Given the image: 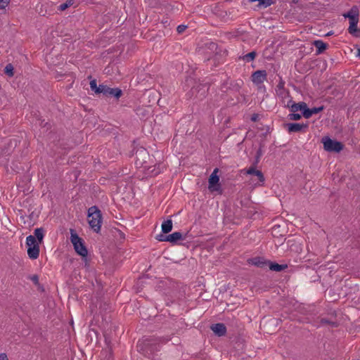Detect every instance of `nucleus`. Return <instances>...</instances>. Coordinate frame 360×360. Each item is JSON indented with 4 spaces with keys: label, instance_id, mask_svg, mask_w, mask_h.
I'll return each mask as SVG.
<instances>
[{
    "label": "nucleus",
    "instance_id": "nucleus-22",
    "mask_svg": "<svg viewBox=\"0 0 360 360\" xmlns=\"http://www.w3.org/2000/svg\"><path fill=\"white\" fill-rule=\"evenodd\" d=\"M162 232L163 233H169L173 228V224L172 219H167L166 221H163L162 224Z\"/></svg>",
    "mask_w": 360,
    "mask_h": 360
},
{
    "label": "nucleus",
    "instance_id": "nucleus-25",
    "mask_svg": "<svg viewBox=\"0 0 360 360\" xmlns=\"http://www.w3.org/2000/svg\"><path fill=\"white\" fill-rule=\"evenodd\" d=\"M44 230L42 227L37 228L34 231V236L36 238L38 243L40 244L42 243L44 236Z\"/></svg>",
    "mask_w": 360,
    "mask_h": 360
},
{
    "label": "nucleus",
    "instance_id": "nucleus-18",
    "mask_svg": "<svg viewBox=\"0 0 360 360\" xmlns=\"http://www.w3.org/2000/svg\"><path fill=\"white\" fill-rule=\"evenodd\" d=\"M358 22H359V20H352V21L349 22L348 32L354 37L360 36V30L358 29V27H357Z\"/></svg>",
    "mask_w": 360,
    "mask_h": 360
},
{
    "label": "nucleus",
    "instance_id": "nucleus-45",
    "mask_svg": "<svg viewBox=\"0 0 360 360\" xmlns=\"http://www.w3.org/2000/svg\"><path fill=\"white\" fill-rule=\"evenodd\" d=\"M257 114H254L251 118L252 121H257Z\"/></svg>",
    "mask_w": 360,
    "mask_h": 360
},
{
    "label": "nucleus",
    "instance_id": "nucleus-46",
    "mask_svg": "<svg viewBox=\"0 0 360 360\" xmlns=\"http://www.w3.org/2000/svg\"><path fill=\"white\" fill-rule=\"evenodd\" d=\"M356 56L360 58V48L357 49V54Z\"/></svg>",
    "mask_w": 360,
    "mask_h": 360
},
{
    "label": "nucleus",
    "instance_id": "nucleus-44",
    "mask_svg": "<svg viewBox=\"0 0 360 360\" xmlns=\"http://www.w3.org/2000/svg\"><path fill=\"white\" fill-rule=\"evenodd\" d=\"M0 360H8L7 355L5 353L0 354Z\"/></svg>",
    "mask_w": 360,
    "mask_h": 360
},
{
    "label": "nucleus",
    "instance_id": "nucleus-47",
    "mask_svg": "<svg viewBox=\"0 0 360 360\" xmlns=\"http://www.w3.org/2000/svg\"><path fill=\"white\" fill-rule=\"evenodd\" d=\"M46 124H47V123H45V124H44V122H41V125H42V126L45 127V126L46 125Z\"/></svg>",
    "mask_w": 360,
    "mask_h": 360
},
{
    "label": "nucleus",
    "instance_id": "nucleus-3",
    "mask_svg": "<svg viewBox=\"0 0 360 360\" xmlns=\"http://www.w3.org/2000/svg\"><path fill=\"white\" fill-rule=\"evenodd\" d=\"M70 241L73 245L74 249L77 255L82 257L88 255V250L84 245V240L80 238L75 229H70Z\"/></svg>",
    "mask_w": 360,
    "mask_h": 360
},
{
    "label": "nucleus",
    "instance_id": "nucleus-6",
    "mask_svg": "<svg viewBox=\"0 0 360 360\" xmlns=\"http://www.w3.org/2000/svg\"><path fill=\"white\" fill-rule=\"evenodd\" d=\"M243 84L242 79L232 80L227 78L221 85V90L223 92H228L229 91L233 92H238Z\"/></svg>",
    "mask_w": 360,
    "mask_h": 360
},
{
    "label": "nucleus",
    "instance_id": "nucleus-4",
    "mask_svg": "<svg viewBox=\"0 0 360 360\" xmlns=\"http://www.w3.org/2000/svg\"><path fill=\"white\" fill-rule=\"evenodd\" d=\"M325 150L330 153H340L344 148V144L335 139H330L329 136H324L321 139Z\"/></svg>",
    "mask_w": 360,
    "mask_h": 360
},
{
    "label": "nucleus",
    "instance_id": "nucleus-15",
    "mask_svg": "<svg viewBox=\"0 0 360 360\" xmlns=\"http://www.w3.org/2000/svg\"><path fill=\"white\" fill-rule=\"evenodd\" d=\"M323 109H324V107L323 105L320 106V107H317V108L314 107L312 108H309L308 107H307L303 113V117L304 118L308 119V118L311 117L314 114L319 113L320 112L323 110Z\"/></svg>",
    "mask_w": 360,
    "mask_h": 360
},
{
    "label": "nucleus",
    "instance_id": "nucleus-33",
    "mask_svg": "<svg viewBox=\"0 0 360 360\" xmlns=\"http://www.w3.org/2000/svg\"><path fill=\"white\" fill-rule=\"evenodd\" d=\"M88 78L91 79V81H90V88H91V89L93 91H94V93L96 94V93L98 91V86H97L96 79H92V77L91 75L89 76Z\"/></svg>",
    "mask_w": 360,
    "mask_h": 360
},
{
    "label": "nucleus",
    "instance_id": "nucleus-40",
    "mask_svg": "<svg viewBox=\"0 0 360 360\" xmlns=\"http://www.w3.org/2000/svg\"><path fill=\"white\" fill-rule=\"evenodd\" d=\"M208 49L212 50V51H216L217 49V44L214 42H210L209 44H208Z\"/></svg>",
    "mask_w": 360,
    "mask_h": 360
},
{
    "label": "nucleus",
    "instance_id": "nucleus-5",
    "mask_svg": "<svg viewBox=\"0 0 360 360\" xmlns=\"http://www.w3.org/2000/svg\"><path fill=\"white\" fill-rule=\"evenodd\" d=\"M135 164L137 167H144L146 169L147 168L148 169H150V167L148 165L147 161V160L150 158V155L148 150L146 148L143 147L138 148L135 152Z\"/></svg>",
    "mask_w": 360,
    "mask_h": 360
},
{
    "label": "nucleus",
    "instance_id": "nucleus-9",
    "mask_svg": "<svg viewBox=\"0 0 360 360\" xmlns=\"http://www.w3.org/2000/svg\"><path fill=\"white\" fill-rule=\"evenodd\" d=\"M307 107V105L306 103L302 101L296 103L292 101V98H290L287 101V104H285V108H289L292 112H296L300 110L302 115Z\"/></svg>",
    "mask_w": 360,
    "mask_h": 360
},
{
    "label": "nucleus",
    "instance_id": "nucleus-8",
    "mask_svg": "<svg viewBox=\"0 0 360 360\" xmlns=\"http://www.w3.org/2000/svg\"><path fill=\"white\" fill-rule=\"evenodd\" d=\"M208 88L207 84L195 83L192 86L190 93L192 96H195V98L198 99H202L205 97Z\"/></svg>",
    "mask_w": 360,
    "mask_h": 360
},
{
    "label": "nucleus",
    "instance_id": "nucleus-34",
    "mask_svg": "<svg viewBox=\"0 0 360 360\" xmlns=\"http://www.w3.org/2000/svg\"><path fill=\"white\" fill-rule=\"evenodd\" d=\"M320 323L322 324L330 325L332 327H335V328L338 326V323L337 322L331 321L329 319H326V318H322L320 321Z\"/></svg>",
    "mask_w": 360,
    "mask_h": 360
},
{
    "label": "nucleus",
    "instance_id": "nucleus-26",
    "mask_svg": "<svg viewBox=\"0 0 360 360\" xmlns=\"http://www.w3.org/2000/svg\"><path fill=\"white\" fill-rule=\"evenodd\" d=\"M257 56V53L255 51H252L243 56H240L239 59H241L247 63L253 61L256 56Z\"/></svg>",
    "mask_w": 360,
    "mask_h": 360
},
{
    "label": "nucleus",
    "instance_id": "nucleus-2",
    "mask_svg": "<svg viewBox=\"0 0 360 360\" xmlns=\"http://www.w3.org/2000/svg\"><path fill=\"white\" fill-rule=\"evenodd\" d=\"M87 218L90 227L98 233L101 231L102 214L98 207L94 205L89 208Z\"/></svg>",
    "mask_w": 360,
    "mask_h": 360
},
{
    "label": "nucleus",
    "instance_id": "nucleus-39",
    "mask_svg": "<svg viewBox=\"0 0 360 360\" xmlns=\"http://www.w3.org/2000/svg\"><path fill=\"white\" fill-rule=\"evenodd\" d=\"M187 25H180L176 27V31L179 34H182L187 28Z\"/></svg>",
    "mask_w": 360,
    "mask_h": 360
},
{
    "label": "nucleus",
    "instance_id": "nucleus-35",
    "mask_svg": "<svg viewBox=\"0 0 360 360\" xmlns=\"http://www.w3.org/2000/svg\"><path fill=\"white\" fill-rule=\"evenodd\" d=\"M288 118L290 120H300L302 118V115L299 113L292 112L288 115Z\"/></svg>",
    "mask_w": 360,
    "mask_h": 360
},
{
    "label": "nucleus",
    "instance_id": "nucleus-43",
    "mask_svg": "<svg viewBox=\"0 0 360 360\" xmlns=\"http://www.w3.org/2000/svg\"><path fill=\"white\" fill-rule=\"evenodd\" d=\"M262 155V146H260L259 148V149L257 150L255 156H258L259 158H261Z\"/></svg>",
    "mask_w": 360,
    "mask_h": 360
},
{
    "label": "nucleus",
    "instance_id": "nucleus-41",
    "mask_svg": "<svg viewBox=\"0 0 360 360\" xmlns=\"http://www.w3.org/2000/svg\"><path fill=\"white\" fill-rule=\"evenodd\" d=\"M82 261L84 262V267L88 269L89 267V259H88V255L84 257H82Z\"/></svg>",
    "mask_w": 360,
    "mask_h": 360
},
{
    "label": "nucleus",
    "instance_id": "nucleus-23",
    "mask_svg": "<svg viewBox=\"0 0 360 360\" xmlns=\"http://www.w3.org/2000/svg\"><path fill=\"white\" fill-rule=\"evenodd\" d=\"M276 94L278 95V96L279 98H281V102L284 106H285V104H287V101L290 98H292L290 94L289 90H288V89L285 90L284 92H282V91L278 92V93H276Z\"/></svg>",
    "mask_w": 360,
    "mask_h": 360
},
{
    "label": "nucleus",
    "instance_id": "nucleus-14",
    "mask_svg": "<svg viewBox=\"0 0 360 360\" xmlns=\"http://www.w3.org/2000/svg\"><path fill=\"white\" fill-rule=\"evenodd\" d=\"M39 244H36L32 246L27 247V255L30 259H36L39 255Z\"/></svg>",
    "mask_w": 360,
    "mask_h": 360
},
{
    "label": "nucleus",
    "instance_id": "nucleus-10",
    "mask_svg": "<svg viewBox=\"0 0 360 360\" xmlns=\"http://www.w3.org/2000/svg\"><path fill=\"white\" fill-rule=\"evenodd\" d=\"M266 79L267 73L264 70H258L252 72L251 75V80L256 85L262 84Z\"/></svg>",
    "mask_w": 360,
    "mask_h": 360
},
{
    "label": "nucleus",
    "instance_id": "nucleus-1",
    "mask_svg": "<svg viewBox=\"0 0 360 360\" xmlns=\"http://www.w3.org/2000/svg\"><path fill=\"white\" fill-rule=\"evenodd\" d=\"M162 338H146L139 341L137 344V350L144 356L152 360H162L159 352L160 342Z\"/></svg>",
    "mask_w": 360,
    "mask_h": 360
},
{
    "label": "nucleus",
    "instance_id": "nucleus-28",
    "mask_svg": "<svg viewBox=\"0 0 360 360\" xmlns=\"http://www.w3.org/2000/svg\"><path fill=\"white\" fill-rule=\"evenodd\" d=\"M4 74L7 76L12 77L14 76V68L13 65L11 63H8L4 70Z\"/></svg>",
    "mask_w": 360,
    "mask_h": 360
},
{
    "label": "nucleus",
    "instance_id": "nucleus-24",
    "mask_svg": "<svg viewBox=\"0 0 360 360\" xmlns=\"http://www.w3.org/2000/svg\"><path fill=\"white\" fill-rule=\"evenodd\" d=\"M122 96V91L119 88H110L109 87L108 96H113L118 99Z\"/></svg>",
    "mask_w": 360,
    "mask_h": 360
},
{
    "label": "nucleus",
    "instance_id": "nucleus-27",
    "mask_svg": "<svg viewBox=\"0 0 360 360\" xmlns=\"http://www.w3.org/2000/svg\"><path fill=\"white\" fill-rule=\"evenodd\" d=\"M250 2L258 1L259 5L264 8L270 6L271 5L276 3V0H249Z\"/></svg>",
    "mask_w": 360,
    "mask_h": 360
},
{
    "label": "nucleus",
    "instance_id": "nucleus-36",
    "mask_svg": "<svg viewBox=\"0 0 360 360\" xmlns=\"http://www.w3.org/2000/svg\"><path fill=\"white\" fill-rule=\"evenodd\" d=\"M11 0H0V10L6 11V8L9 4Z\"/></svg>",
    "mask_w": 360,
    "mask_h": 360
},
{
    "label": "nucleus",
    "instance_id": "nucleus-20",
    "mask_svg": "<svg viewBox=\"0 0 360 360\" xmlns=\"http://www.w3.org/2000/svg\"><path fill=\"white\" fill-rule=\"evenodd\" d=\"M268 266L271 271L276 272H281L288 268V265L286 264H279L274 262H269Z\"/></svg>",
    "mask_w": 360,
    "mask_h": 360
},
{
    "label": "nucleus",
    "instance_id": "nucleus-38",
    "mask_svg": "<svg viewBox=\"0 0 360 360\" xmlns=\"http://www.w3.org/2000/svg\"><path fill=\"white\" fill-rule=\"evenodd\" d=\"M29 278L37 285H39V276L37 274L31 275Z\"/></svg>",
    "mask_w": 360,
    "mask_h": 360
},
{
    "label": "nucleus",
    "instance_id": "nucleus-16",
    "mask_svg": "<svg viewBox=\"0 0 360 360\" xmlns=\"http://www.w3.org/2000/svg\"><path fill=\"white\" fill-rule=\"evenodd\" d=\"M268 260H265L261 257H254L249 259V263L259 268H264L269 264Z\"/></svg>",
    "mask_w": 360,
    "mask_h": 360
},
{
    "label": "nucleus",
    "instance_id": "nucleus-17",
    "mask_svg": "<svg viewBox=\"0 0 360 360\" xmlns=\"http://www.w3.org/2000/svg\"><path fill=\"white\" fill-rule=\"evenodd\" d=\"M186 235L187 233L185 236ZM167 238V242H169L172 244L174 245L176 244L179 240L185 239L186 236H183L182 233L180 232H174L168 235Z\"/></svg>",
    "mask_w": 360,
    "mask_h": 360
},
{
    "label": "nucleus",
    "instance_id": "nucleus-48",
    "mask_svg": "<svg viewBox=\"0 0 360 360\" xmlns=\"http://www.w3.org/2000/svg\"><path fill=\"white\" fill-rule=\"evenodd\" d=\"M158 174V172H154V174H154V175H156V174Z\"/></svg>",
    "mask_w": 360,
    "mask_h": 360
},
{
    "label": "nucleus",
    "instance_id": "nucleus-19",
    "mask_svg": "<svg viewBox=\"0 0 360 360\" xmlns=\"http://www.w3.org/2000/svg\"><path fill=\"white\" fill-rule=\"evenodd\" d=\"M257 167H250L247 171L246 174L250 175H255L257 176L258 180L259 182H264V176L262 171L257 170L256 169Z\"/></svg>",
    "mask_w": 360,
    "mask_h": 360
},
{
    "label": "nucleus",
    "instance_id": "nucleus-11",
    "mask_svg": "<svg viewBox=\"0 0 360 360\" xmlns=\"http://www.w3.org/2000/svg\"><path fill=\"white\" fill-rule=\"evenodd\" d=\"M284 126L285 128H287L289 133L292 132H300L302 131L303 129H306L308 128L309 124L307 123L306 124H300V123H285L284 124Z\"/></svg>",
    "mask_w": 360,
    "mask_h": 360
},
{
    "label": "nucleus",
    "instance_id": "nucleus-37",
    "mask_svg": "<svg viewBox=\"0 0 360 360\" xmlns=\"http://www.w3.org/2000/svg\"><path fill=\"white\" fill-rule=\"evenodd\" d=\"M155 239L160 242H167L168 238L167 236H165L162 233L158 234L155 236Z\"/></svg>",
    "mask_w": 360,
    "mask_h": 360
},
{
    "label": "nucleus",
    "instance_id": "nucleus-42",
    "mask_svg": "<svg viewBox=\"0 0 360 360\" xmlns=\"http://www.w3.org/2000/svg\"><path fill=\"white\" fill-rule=\"evenodd\" d=\"M259 160H260V158H259L258 156H255V160L254 162H252V166L251 167H257V164L259 163Z\"/></svg>",
    "mask_w": 360,
    "mask_h": 360
},
{
    "label": "nucleus",
    "instance_id": "nucleus-7",
    "mask_svg": "<svg viewBox=\"0 0 360 360\" xmlns=\"http://www.w3.org/2000/svg\"><path fill=\"white\" fill-rule=\"evenodd\" d=\"M219 169L218 168H215L212 173L210 174L208 183H209V189L213 192V191H217L219 192L220 194L222 193L221 186L219 184V176L217 174Z\"/></svg>",
    "mask_w": 360,
    "mask_h": 360
},
{
    "label": "nucleus",
    "instance_id": "nucleus-13",
    "mask_svg": "<svg viewBox=\"0 0 360 360\" xmlns=\"http://www.w3.org/2000/svg\"><path fill=\"white\" fill-rule=\"evenodd\" d=\"M359 8L356 6H353L351 9L346 13L343 14L345 18H348L349 21L359 20Z\"/></svg>",
    "mask_w": 360,
    "mask_h": 360
},
{
    "label": "nucleus",
    "instance_id": "nucleus-12",
    "mask_svg": "<svg viewBox=\"0 0 360 360\" xmlns=\"http://www.w3.org/2000/svg\"><path fill=\"white\" fill-rule=\"evenodd\" d=\"M210 328L214 333L219 337L224 336L226 334V327L224 323H219L212 324Z\"/></svg>",
    "mask_w": 360,
    "mask_h": 360
},
{
    "label": "nucleus",
    "instance_id": "nucleus-29",
    "mask_svg": "<svg viewBox=\"0 0 360 360\" xmlns=\"http://www.w3.org/2000/svg\"><path fill=\"white\" fill-rule=\"evenodd\" d=\"M278 76L279 77V81H278V84L276 86V93H278V92H280V91L284 92L285 90H287L284 87L285 82L281 76H280L279 75Z\"/></svg>",
    "mask_w": 360,
    "mask_h": 360
},
{
    "label": "nucleus",
    "instance_id": "nucleus-32",
    "mask_svg": "<svg viewBox=\"0 0 360 360\" xmlns=\"http://www.w3.org/2000/svg\"><path fill=\"white\" fill-rule=\"evenodd\" d=\"M73 1L74 0H67L66 2L61 4L58 6V10L60 11H65L68 8H69L70 6H72L73 4Z\"/></svg>",
    "mask_w": 360,
    "mask_h": 360
},
{
    "label": "nucleus",
    "instance_id": "nucleus-31",
    "mask_svg": "<svg viewBox=\"0 0 360 360\" xmlns=\"http://www.w3.org/2000/svg\"><path fill=\"white\" fill-rule=\"evenodd\" d=\"M36 244H39V243H38V241L37 240L36 238L34 236L30 235L27 237L26 245L27 247L32 246V245H34Z\"/></svg>",
    "mask_w": 360,
    "mask_h": 360
},
{
    "label": "nucleus",
    "instance_id": "nucleus-30",
    "mask_svg": "<svg viewBox=\"0 0 360 360\" xmlns=\"http://www.w3.org/2000/svg\"><path fill=\"white\" fill-rule=\"evenodd\" d=\"M109 86L104 84H100L98 86V89L96 93V94H102L105 96H108V92Z\"/></svg>",
    "mask_w": 360,
    "mask_h": 360
},
{
    "label": "nucleus",
    "instance_id": "nucleus-21",
    "mask_svg": "<svg viewBox=\"0 0 360 360\" xmlns=\"http://www.w3.org/2000/svg\"><path fill=\"white\" fill-rule=\"evenodd\" d=\"M313 45L316 49V54L323 53L328 48V44L321 40H315Z\"/></svg>",
    "mask_w": 360,
    "mask_h": 360
}]
</instances>
